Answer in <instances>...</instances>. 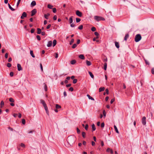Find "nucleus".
Here are the masks:
<instances>
[{
    "label": "nucleus",
    "instance_id": "obj_40",
    "mask_svg": "<svg viewBox=\"0 0 154 154\" xmlns=\"http://www.w3.org/2000/svg\"><path fill=\"white\" fill-rule=\"evenodd\" d=\"M83 25H81L80 26L78 27V28L79 29L81 30L83 29Z\"/></svg>",
    "mask_w": 154,
    "mask_h": 154
},
{
    "label": "nucleus",
    "instance_id": "obj_28",
    "mask_svg": "<svg viewBox=\"0 0 154 154\" xmlns=\"http://www.w3.org/2000/svg\"><path fill=\"white\" fill-rule=\"evenodd\" d=\"M61 108V106H60L57 104H56V109H58L60 108Z\"/></svg>",
    "mask_w": 154,
    "mask_h": 154
},
{
    "label": "nucleus",
    "instance_id": "obj_58",
    "mask_svg": "<svg viewBox=\"0 0 154 154\" xmlns=\"http://www.w3.org/2000/svg\"><path fill=\"white\" fill-rule=\"evenodd\" d=\"M51 26V24H49L47 26L46 28H47V29H49V28H50Z\"/></svg>",
    "mask_w": 154,
    "mask_h": 154
},
{
    "label": "nucleus",
    "instance_id": "obj_23",
    "mask_svg": "<svg viewBox=\"0 0 154 154\" xmlns=\"http://www.w3.org/2000/svg\"><path fill=\"white\" fill-rule=\"evenodd\" d=\"M88 73H89L90 76H91V78L93 79L94 78V76L93 75V74L91 72H89Z\"/></svg>",
    "mask_w": 154,
    "mask_h": 154
},
{
    "label": "nucleus",
    "instance_id": "obj_64",
    "mask_svg": "<svg viewBox=\"0 0 154 154\" xmlns=\"http://www.w3.org/2000/svg\"><path fill=\"white\" fill-rule=\"evenodd\" d=\"M5 57L6 58H7L8 57V54L6 53L5 54Z\"/></svg>",
    "mask_w": 154,
    "mask_h": 154
},
{
    "label": "nucleus",
    "instance_id": "obj_22",
    "mask_svg": "<svg viewBox=\"0 0 154 154\" xmlns=\"http://www.w3.org/2000/svg\"><path fill=\"white\" fill-rule=\"evenodd\" d=\"M53 46L54 47L57 44V41L56 40L54 39L53 41Z\"/></svg>",
    "mask_w": 154,
    "mask_h": 154
},
{
    "label": "nucleus",
    "instance_id": "obj_8",
    "mask_svg": "<svg viewBox=\"0 0 154 154\" xmlns=\"http://www.w3.org/2000/svg\"><path fill=\"white\" fill-rule=\"evenodd\" d=\"M17 67L18 70L19 71H20L22 70V68L20 64H17Z\"/></svg>",
    "mask_w": 154,
    "mask_h": 154
},
{
    "label": "nucleus",
    "instance_id": "obj_33",
    "mask_svg": "<svg viewBox=\"0 0 154 154\" xmlns=\"http://www.w3.org/2000/svg\"><path fill=\"white\" fill-rule=\"evenodd\" d=\"M70 63L72 64H74L76 63V61L75 60H73L71 61Z\"/></svg>",
    "mask_w": 154,
    "mask_h": 154
},
{
    "label": "nucleus",
    "instance_id": "obj_17",
    "mask_svg": "<svg viewBox=\"0 0 154 154\" xmlns=\"http://www.w3.org/2000/svg\"><path fill=\"white\" fill-rule=\"evenodd\" d=\"M129 35L128 34H126L124 37V40L126 41L127 40L128 38L129 37Z\"/></svg>",
    "mask_w": 154,
    "mask_h": 154
},
{
    "label": "nucleus",
    "instance_id": "obj_24",
    "mask_svg": "<svg viewBox=\"0 0 154 154\" xmlns=\"http://www.w3.org/2000/svg\"><path fill=\"white\" fill-rule=\"evenodd\" d=\"M43 85H44V88L46 91H47V85L45 83H44Z\"/></svg>",
    "mask_w": 154,
    "mask_h": 154
},
{
    "label": "nucleus",
    "instance_id": "obj_63",
    "mask_svg": "<svg viewBox=\"0 0 154 154\" xmlns=\"http://www.w3.org/2000/svg\"><path fill=\"white\" fill-rule=\"evenodd\" d=\"M41 33L42 34V35H44L45 34V32H41Z\"/></svg>",
    "mask_w": 154,
    "mask_h": 154
},
{
    "label": "nucleus",
    "instance_id": "obj_16",
    "mask_svg": "<svg viewBox=\"0 0 154 154\" xmlns=\"http://www.w3.org/2000/svg\"><path fill=\"white\" fill-rule=\"evenodd\" d=\"M91 126L92 129V131H93L96 130V128L95 127V126L94 124H93Z\"/></svg>",
    "mask_w": 154,
    "mask_h": 154
},
{
    "label": "nucleus",
    "instance_id": "obj_13",
    "mask_svg": "<svg viewBox=\"0 0 154 154\" xmlns=\"http://www.w3.org/2000/svg\"><path fill=\"white\" fill-rule=\"evenodd\" d=\"M72 18H73V17L72 16H71L69 18V23L70 24V23H72V22H73Z\"/></svg>",
    "mask_w": 154,
    "mask_h": 154
},
{
    "label": "nucleus",
    "instance_id": "obj_51",
    "mask_svg": "<svg viewBox=\"0 0 154 154\" xmlns=\"http://www.w3.org/2000/svg\"><path fill=\"white\" fill-rule=\"evenodd\" d=\"M76 129H77V133L79 134L80 132V130L78 128H77Z\"/></svg>",
    "mask_w": 154,
    "mask_h": 154
},
{
    "label": "nucleus",
    "instance_id": "obj_18",
    "mask_svg": "<svg viewBox=\"0 0 154 154\" xmlns=\"http://www.w3.org/2000/svg\"><path fill=\"white\" fill-rule=\"evenodd\" d=\"M115 46L117 48H119V43L118 42H115Z\"/></svg>",
    "mask_w": 154,
    "mask_h": 154
},
{
    "label": "nucleus",
    "instance_id": "obj_11",
    "mask_svg": "<svg viewBox=\"0 0 154 154\" xmlns=\"http://www.w3.org/2000/svg\"><path fill=\"white\" fill-rule=\"evenodd\" d=\"M79 57L82 60H84L85 58V57L83 54H80L79 56Z\"/></svg>",
    "mask_w": 154,
    "mask_h": 154
},
{
    "label": "nucleus",
    "instance_id": "obj_38",
    "mask_svg": "<svg viewBox=\"0 0 154 154\" xmlns=\"http://www.w3.org/2000/svg\"><path fill=\"white\" fill-rule=\"evenodd\" d=\"M20 146L21 147H23V148H25V145L23 143H21L20 144Z\"/></svg>",
    "mask_w": 154,
    "mask_h": 154
},
{
    "label": "nucleus",
    "instance_id": "obj_61",
    "mask_svg": "<svg viewBox=\"0 0 154 154\" xmlns=\"http://www.w3.org/2000/svg\"><path fill=\"white\" fill-rule=\"evenodd\" d=\"M114 100H115L114 99H111V101H110V103L111 104L112 103H113V102L114 101Z\"/></svg>",
    "mask_w": 154,
    "mask_h": 154
},
{
    "label": "nucleus",
    "instance_id": "obj_15",
    "mask_svg": "<svg viewBox=\"0 0 154 154\" xmlns=\"http://www.w3.org/2000/svg\"><path fill=\"white\" fill-rule=\"evenodd\" d=\"M86 63L87 65L88 66H90L91 65V63L90 61H89L88 60H86Z\"/></svg>",
    "mask_w": 154,
    "mask_h": 154
},
{
    "label": "nucleus",
    "instance_id": "obj_2",
    "mask_svg": "<svg viewBox=\"0 0 154 154\" xmlns=\"http://www.w3.org/2000/svg\"><path fill=\"white\" fill-rule=\"evenodd\" d=\"M142 37L140 34H137L136 35L134 38V40L136 42H139L141 39Z\"/></svg>",
    "mask_w": 154,
    "mask_h": 154
},
{
    "label": "nucleus",
    "instance_id": "obj_55",
    "mask_svg": "<svg viewBox=\"0 0 154 154\" xmlns=\"http://www.w3.org/2000/svg\"><path fill=\"white\" fill-rule=\"evenodd\" d=\"M45 110L46 111V113H47V115L49 116V112H48V108H47V109H45Z\"/></svg>",
    "mask_w": 154,
    "mask_h": 154
},
{
    "label": "nucleus",
    "instance_id": "obj_50",
    "mask_svg": "<svg viewBox=\"0 0 154 154\" xmlns=\"http://www.w3.org/2000/svg\"><path fill=\"white\" fill-rule=\"evenodd\" d=\"M88 125H87V124L86 125L85 127V129L86 130H87L88 129Z\"/></svg>",
    "mask_w": 154,
    "mask_h": 154
},
{
    "label": "nucleus",
    "instance_id": "obj_3",
    "mask_svg": "<svg viewBox=\"0 0 154 154\" xmlns=\"http://www.w3.org/2000/svg\"><path fill=\"white\" fill-rule=\"evenodd\" d=\"M94 20L97 21L100 20H104L105 19L103 17L98 16H94Z\"/></svg>",
    "mask_w": 154,
    "mask_h": 154
},
{
    "label": "nucleus",
    "instance_id": "obj_54",
    "mask_svg": "<svg viewBox=\"0 0 154 154\" xmlns=\"http://www.w3.org/2000/svg\"><path fill=\"white\" fill-rule=\"evenodd\" d=\"M103 116L105 117L106 116V112H105V110H103Z\"/></svg>",
    "mask_w": 154,
    "mask_h": 154
},
{
    "label": "nucleus",
    "instance_id": "obj_52",
    "mask_svg": "<svg viewBox=\"0 0 154 154\" xmlns=\"http://www.w3.org/2000/svg\"><path fill=\"white\" fill-rule=\"evenodd\" d=\"M53 11L54 13H55L56 12V9L55 8H54L53 9Z\"/></svg>",
    "mask_w": 154,
    "mask_h": 154
},
{
    "label": "nucleus",
    "instance_id": "obj_62",
    "mask_svg": "<svg viewBox=\"0 0 154 154\" xmlns=\"http://www.w3.org/2000/svg\"><path fill=\"white\" fill-rule=\"evenodd\" d=\"M151 72H152V74H154V68H152V69Z\"/></svg>",
    "mask_w": 154,
    "mask_h": 154
},
{
    "label": "nucleus",
    "instance_id": "obj_26",
    "mask_svg": "<svg viewBox=\"0 0 154 154\" xmlns=\"http://www.w3.org/2000/svg\"><path fill=\"white\" fill-rule=\"evenodd\" d=\"M41 29L39 28L37 29V33L38 34H40L41 33Z\"/></svg>",
    "mask_w": 154,
    "mask_h": 154
},
{
    "label": "nucleus",
    "instance_id": "obj_59",
    "mask_svg": "<svg viewBox=\"0 0 154 154\" xmlns=\"http://www.w3.org/2000/svg\"><path fill=\"white\" fill-rule=\"evenodd\" d=\"M35 29H32L31 30V32L32 33H34V31H35Z\"/></svg>",
    "mask_w": 154,
    "mask_h": 154
},
{
    "label": "nucleus",
    "instance_id": "obj_31",
    "mask_svg": "<svg viewBox=\"0 0 154 154\" xmlns=\"http://www.w3.org/2000/svg\"><path fill=\"white\" fill-rule=\"evenodd\" d=\"M82 137L84 138H85V137L86 133L85 132H82Z\"/></svg>",
    "mask_w": 154,
    "mask_h": 154
},
{
    "label": "nucleus",
    "instance_id": "obj_9",
    "mask_svg": "<svg viewBox=\"0 0 154 154\" xmlns=\"http://www.w3.org/2000/svg\"><path fill=\"white\" fill-rule=\"evenodd\" d=\"M52 42L51 41H49L48 42L47 45V46L48 47H50L52 46Z\"/></svg>",
    "mask_w": 154,
    "mask_h": 154
},
{
    "label": "nucleus",
    "instance_id": "obj_46",
    "mask_svg": "<svg viewBox=\"0 0 154 154\" xmlns=\"http://www.w3.org/2000/svg\"><path fill=\"white\" fill-rule=\"evenodd\" d=\"M21 0H18L17 4V7L19 5L20 3V2Z\"/></svg>",
    "mask_w": 154,
    "mask_h": 154
},
{
    "label": "nucleus",
    "instance_id": "obj_27",
    "mask_svg": "<svg viewBox=\"0 0 154 154\" xmlns=\"http://www.w3.org/2000/svg\"><path fill=\"white\" fill-rule=\"evenodd\" d=\"M114 129H115V130L116 132L117 133H119V131L117 128L116 126L115 125L114 126Z\"/></svg>",
    "mask_w": 154,
    "mask_h": 154
},
{
    "label": "nucleus",
    "instance_id": "obj_35",
    "mask_svg": "<svg viewBox=\"0 0 154 154\" xmlns=\"http://www.w3.org/2000/svg\"><path fill=\"white\" fill-rule=\"evenodd\" d=\"M94 34L95 35L97 36V37H96V38H98V36L99 35V34L97 32H94Z\"/></svg>",
    "mask_w": 154,
    "mask_h": 154
},
{
    "label": "nucleus",
    "instance_id": "obj_44",
    "mask_svg": "<svg viewBox=\"0 0 154 154\" xmlns=\"http://www.w3.org/2000/svg\"><path fill=\"white\" fill-rule=\"evenodd\" d=\"M36 38L39 41L41 40V38L39 35H37L36 36Z\"/></svg>",
    "mask_w": 154,
    "mask_h": 154
},
{
    "label": "nucleus",
    "instance_id": "obj_4",
    "mask_svg": "<svg viewBox=\"0 0 154 154\" xmlns=\"http://www.w3.org/2000/svg\"><path fill=\"white\" fill-rule=\"evenodd\" d=\"M142 123L143 125H146V117L145 116L143 117L142 119Z\"/></svg>",
    "mask_w": 154,
    "mask_h": 154
},
{
    "label": "nucleus",
    "instance_id": "obj_48",
    "mask_svg": "<svg viewBox=\"0 0 154 154\" xmlns=\"http://www.w3.org/2000/svg\"><path fill=\"white\" fill-rule=\"evenodd\" d=\"M70 26L72 27H74L75 26L73 23H70Z\"/></svg>",
    "mask_w": 154,
    "mask_h": 154
},
{
    "label": "nucleus",
    "instance_id": "obj_29",
    "mask_svg": "<svg viewBox=\"0 0 154 154\" xmlns=\"http://www.w3.org/2000/svg\"><path fill=\"white\" fill-rule=\"evenodd\" d=\"M107 68V63H105L104 65V69L105 70H106V69Z\"/></svg>",
    "mask_w": 154,
    "mask_h": 154
},
{
    "label": "nucleus",
    "instance_id": "obj_19",
    "mask_svg": "<svg viewBox=\"0 0 154 154\" xmlns=\"http://www.w3.org/2000/svg\"><path fill=\"white\" fill-rule=\"evenodd\" d=\"M50 15V14L49 13H48L47 14H45L44 15L45 17L47 19H48V17Z\"/></svg>",
    "mask_w": 154,
    "mask_h": 154
},
{
    "label": "nucleus",
    "instance_id": "obj_36",
    "mask_svg": "<svg viewBox=\"0 0 154 154\" xmlns=\"http://www.w3.org/2000/svg\"><path fill=\"white\" fill-rule=\"evenodd\" d=\"M9 100L10 102H14V100L13 99V98H9Z\"/></svg>",
    "mask_w": 154,
    "mask_h": 154
},
{
    "label": "nucleus",
    "instance_id": "obj_42",
    "mask_svg": "<svg viewBox=\"0 0 154 154\" xmlns=\"http://www.w3.org/2000/svg\"><path fill=\"white\" fill-rule=\"evenodd\" d=\"M91 30L93 31V32H94V31H96V28L95 27H92L91 29Z\"/></svg>",
    "mask_w": 154,
    "mask_h": 154
},
{
    "label": "nucleus",
    "instance_id": "obj_37",
    "mask_svg": "<svg viewBox=\"0 0 154 154\" xmlns=\"http://www.w3.org/2000/svg\"><path fill=\"white\" fill-rule=\"evenodd\" d=\"M77 46V45L76 44H74L72 45V48H75Z\"/></svg>",
    "mask_w": 154,
    "mask_h": 154
},
{
    "label": "nucleus",
    "instance_id": "obj_6",
    "mask_svg": "<svg viewBox=\"0 0 154 154\" xmlns=\"http://www.w3.org/2000/svg\"><path fill=\"white\" fill-rule=\"evenodd\" d=\"M36 12H37L36 10L35 9H33L31 11V16H33L36 13Z\"/></svg>",
    "mask_w": 154,
    "mask_h": 154
},
{
    "label": "nucleus",
    "instance_id": "obj_57",
    "mask_svg": "<svg viewBox=\"0 0 154 154\" xmlns=\"http://www.w3.org/2000/svg\"><path fill=\"white\" fill-rule=\"evenodd\" d=\"M40 68H41L42 71H43V67H42V65L41 63L40 64Z\"/></svg>",
    "mask_w": 154,
    "mask_h": 154
},
{
    "label": "nucleus",
    "instance_id": "obj_5",
    "mask_svg": "<svg viewBox=\"0 0 154 154\" xmlns=\"http://www.w3.org/2000/svg\"><path fill=\"white\" fill-rule=\"evenodd\" d=\"M76 14L79 17H81L82 16V12H80L79 10H77L76 12Z\"/></svg>",
    "mask_w": 154,
    "mask_h": 154
},
{
    "label": "nucleus",
    "instance_id": "obj_49",
    "mask_svg": "<svg viewBox=\"0 0 154 154\" xmlns=\"http://www.w3.org/2000/svg\"><path fill=\"white\" fill-rule=\"evenodd\" d=\"M69 90L71 91H73V88L72 87H70Z\"/></svg>",
    "mask_w": 154,
    "mask_h": 154
},
{
    "label": "nucleus",
    "instance_id": "obj_1",
    "mask_svg": "<svg viewBox=\"0 0 154 154\" xmlns=\"http://www.w3.org/2000/svg\"><path fill=\"white\" fill-rule=\"evenodd\" d=\"M75 140V137L74 136H69L67 139V141L70 145L74 143Z\"/></svg>",
    "mask_w": 154,
    "mask_h": 154
},
{
    "label": "nucleus",
    "instance_id": "obj_25",
    "mask_svg": "<svg viewBox=\"0 0 154 154\" xmlns=\"http://www.w3.org/2000/svg\"><path fill=\"white\" fill-rule=\"evenodd\" d=\"M105 90V88L104 87H101L99 89V92H101Z\"/></svg>",
    "mask_w": 154,
    "mask_h": 154
},
{
    "label": "nucleus",
    "instance_id": "obj_21",
    "mask_svg": "<svg viewBox=\"0 0 154 154\" xmlns=\"http://www.w3.org/2000/svg\"><path fill=\"white\" fill-rule=\"evenodd\" d=\"M30 54L32 57L34 58L35 57V56L33 53V52L32 51H30Z\"/></svg>",
    "mask_w": 154,
    "mask_h": 154
},
{
    "label": "nucleus",
    "instance_id": "obj_43",
    "mask_svg": "<svg viewBox=\"0 0 154 154\" xmlns=\"http://www.w3.org/2000/svg\"><path fill=\"white\" fill-rule=\"evenodd\" d=\"M77 79H73V83L74 84H75V83H76V82H77Z\"/></svg>",
    "mask_w": 154,
    "mask_h": 154
},
{
    "label": "nucleus",
    "instance_id": "obj_47",
    "mask_svg": "<svg viewBox=\"0 0 154 154\" xmlns=\"http://www.w3.org/2000/svg\"><path fill=\"white\" fill-rule=\"evenodd\" d=\"M11 66V63H8L7 64V66L8 67H10Z\"/></svg>",
    "mask_w": 154,
    "mask_h": 154
},
{
    "label": "nucleus",
    "instance_id": "obj_14",
    "mask_svg": "<svg viewBox=\"0 0 154 154\" xmlns=\"http://www.w3.org/2000/svg\"><path fill=\"white\" fill-rule=\"evenodd\" d=\"M36 5V2L35 1H33L31 4V5L32 6H34Z\"/></svg>",
    "mask_w": 154,
    "mask_h": 154
},
{
    "label": "nucleus",
    "instance_id": "obj_32",
    "mask_svg": "<svg viewBox=\"0 0 154 154\" xmlns=\"http://www.w3.org/2000/svg\"><path fill=\"white\" fill-rule=\"evenodd\" d=\"M4 102L3 101H2L1 102L0 105H1V107L2 108L3 106L4 105Z\"/></svg>",
    "mask_w": 154,
    "mask_h": 154
},
{
    "label": "nucleus",
    "instance_id": "obj_41",
    "mask_svg": "<svg viewBox=\"0 0 154 154\" xmlns=\"http://www.w3.org/2000/svg\"><path fill=\"white\" fill-rule=\"evenodd\" d=\"M22 123L23 125H25L26 123L25 120L24 119H22Z\"/></svg>",
    "mask_w": 154,
    "mask_h": 154
},
{
    "label": "nucleus",
    "instance_id": "obj_60",
    "mask_svg": "<svg viewBox=\"0 0 154 154\" xmlns=\"http://www.w3.org/2000/svg\"><path fill=\"white\" fill-rule=\"evenodd\" d=\"M57 19V16L55 15L53 17V19L54 20H56Z\"/></svg>",
    "mask_w": 154,
    "mask_h": 154
},
{
    "label": "nucleus",
    "instance_id": "obj_45",
    "mask_svg": "<svg viewBox=\"0 0 154 154\" xmlns=\"http://www.w3.org/2000/svg\"><path fill=\"white\" fill-rule=\"evenodd\" d=\"M74 42V39H72L69 43V44L70 45H72V43Z\"/></svg>",
    "mask_w": 154,
    "mask_h": 154
},
{
    "label": "nucleus",
    "instance_id": "obj_20",
    "mask_svg": "<svg viewBox=\"0 0 154 154\" xmlns=\"http://www.w3.org/2000/svg\"><path fill=\"white\" fill-rule=\"evenodd\" d=\"M8 5L9 9H11L12 11H14L15 10V9L14 8H13L9 3L8 4Z\"/></svg>",
    "mask_w": 154,
    "mask_h": 154
},
{
    "label": "nucleus",
    "instance_id": "obj_12",
    "mask_svg": "<svg viewBox=\"0 0 154 154\" xmlns=\"http://www.w3.org/2000/svg\"><path fill=\"white\" fill-rule=\"evenodd\" d=\"M87 97H88V99L90 100H94V98L91 97L89 95L87 94Z\"/></svg>",
    "mask_w": 154,
    "mask_h": 154
},
{
    "label": "nucleus",
    "instance_id": "obj_30",
    "mask_svg": "<svg viewBox=\"0 0 154 154\" xmlns=\"http://www.w3.org/2000/svg\"><path fill=\"white\" fill-rule=\"evenodd\" d=\"M40 101H41V103L43 104V106H44V105L46 104V103H45V101L44 100H41Z\"/></svg>",
    "mask_w": 154,
    "mask_h": 154
},
{
    "label": "nucleus",
    "instance_id": "obj_53",
    "mask_svg": "<svg viewBox=\"0 0 154 154\" xmlns=\"http://www.w3.org/2000/svg\"><path fill=\"white\" fill-rule=\"evenodd\" d=\"M104 126V123L103 122L102 123L101 125V127L103 128Z\"/></svg>",
    "mask_w": 154,
    "mask_h": 154
},
{
    "label": "nucleus",
    "instance_id": "obj_56",
    "mask_svg": "<svg viewBox=\"0 0 154 154\" xmlns=\"http://www.w3.org/2000/svg\"><path fill=\"white\" fill-rule=\"evenodd\" d=\"M14 73L13 72H11L10 73V75L12 77L13 76Z\"/></svg>",
    "mask_w": 154,
    "mask_h": 154
},
{
    "label": "nucleus",
    "instance_id": "obj_7",
    "mask_svg": "<svg viewBox=\"0 0 154 154\" xmlns=\"http://www.w3.org/2000/svg\"><path fill=\"white\" fill-rule=\"evenodd\" d=\"M26 16L27 14L25 12H23L20 18L21 19H23L24 18L26 17Z\"/></svg>",
    "mask_w": 154,
    "mask_h": 154
},
{
    "label": "nucleus",
    "instance_id": "obj_10",
    "mask_svg": "<svg viewBox=\"0 0 154 154\" xmlns=\"http://www.w3.org/2000/svg\"><path fill=\"white\" fill-rule=\"evenodd\" d=\"M106 151L107 152H110V153L111 154H112L113 153V151L112 149H110L109 148H108L106 150Z\"/></svg>",
    "mask_w": 154,
    "mask_h": 154
},
{
    "label": "nucleus",
    "instance_id": "obj_39",
    "mask_svg": "<svg viewBox=\"0 0 154 154\" xmlns=\"http://www.w3.org/2000/svg\"><path fill=\"white\" fill-rule=\"evenodd\" d=\"M76 20L77 23H79L81 21V19L79 18H76Z\"/></svg>",
    "mask_w": 154,
    "mask_h": 154
},
{
    "label": "nucleus",
    "instance_id": "obj_34",
    "mask_svg": "<svg viewBox=\"0 0 154 154\" xmlns=\"http://www.w3.org/2000/svg\"><path fill=\"white\" fill-rule=\"evenodd\" d=\"M53 6L51 5L48 4V8L50 9H52Z\"/></svg>",
    "mask_w": 154,
    "mask_h": 154
}]
</instances>
